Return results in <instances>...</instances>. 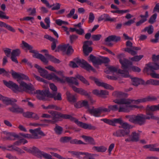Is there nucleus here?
Masks as SVG:
<instances>
[{
  "mask_svg": "<svg viewBox=\"0 0 159 159\" xmlns=\"http://www.w3.org/2000/svg\"><path fill=\"white\" fill-rule=\"evenodd\" d=\"M45 55L51 61L55 63H60V61L55 58L54 57L49 55L48 53H46Z\"/></svg>",
  "mask_w": 159,
  "mask_h": 159,
  "instance_id": "obj_31",
  "label": "nucleus"
},
{
  "mask_svg": "<svg viewBox=\"0 0 159 159\" xmlns=\"http://www.w3.org/2000/svg\"><path fill=\"white\" fill-rule=\"evenodd\" d=\"M56 24L58 25L61 26L62 24L68 25V22L63 21L60 19H57L56 20Z\"/></svg>",
  "mask_w": 159,
  "mask_h": 159,
  "instance_id": "obj_59",
  "label": "nucleus"
},
{
  "mask_svg": "<svg viewBox=\"0 0 159 159\" xmlns=\"http://www.w3.org/2000/svg\"><path fill=\"white\" fill-rule=\"evenodd\" d=\"M101 120L110 125H113L112 119L110 120L106 118H104L101 119Z\"/></svg>",
  "mask_w": 159,
  "mask_h": 159,
  "instance_id": "obj_64",
  "label": "nucleus"
},
{
  "mask_svg": "<svg viewBox=\"0 0 159 159\" xmlns=\"http://www.w3.org/2000/svg\"><path fill=\"white\" fill-rule=\"evenodd\" d=\"M55 131L58 134H61L63 130V128L62 127L56 124L55 128L54 129Z\"/></svg>",
  "mask_w": 159,
  "mask_h": 159,
  "instance_id": "obj_41",
  "label": "nucleus"
},
{
  "mask_svg": "<svg viewBox=\"0 0 159 159\" xmlns=\"http://www.w3.org/2000/svg\"><path fill=\"white\" fill-rule=\"evenodd\" d=\"M89 58L90 60L95 65H100L101 59L97 58L93 55L91 54Z\"/></svg>",
  "mask_w": 159,
  "mask_h": 159,
  "instance_id": "obj_28",
  "label": "nucleus"
},
{
  "mask_svg": "<svg viewBox=\"0 0 159 159\" xmlns=\"http://www.w3.org/2000/svg\"><path fill=\"white\" fill-rule=\"evenodd\" d=\"M102 35L99 34L97 35H93L92 36V38L93 40L94 41L99 40L100 39Z\"/></svg>",
  "mask_w": 159,
  "mask_h": 159,
  "instance_id": "obj_63",
  "label": "nucleus"
},
{
  "mask_svg": "<svg viewBox=\"0 0 159 159\" xmlns=\"http://www.w3.org/2000/svg\"><path fill=\"white\" fill-rule=\"evenodd\" d=\"M115 103L119 104H125V106H120L119 112H128L131 110L132 108L134 107L138 109H143V106H139L135 105H131L132 101L129 99L122 98L120 99H116L113 100Z\"/></svg>",
  "mask_w": 159,
  "mask_h": 159,
  "instance_id": "obj_5",
  "label": "nucleus"
},
{
  "mask_svg": "<svg viewBox=\"0 0 159 159\" xmlns=\"http://www.w3.org/2000/svg\"><path fill=\"white\" fill-rule=\"evenodd\" d=\"M143 57L142 55L139 56H136L131 58V60L133 61H137L140 60Z\"/></svg>",
  "mask_w": 159,
  "mask_h": 159,
  "instance_id": "obj_57",
  "label": "nucleus"
},
{
  "mask_svg": "<svg viewBox=\"0 0 159 159\" xmlns=\"http://www.w3.org/2000/svg\"><path fill=\"white\" fill-rule=\"evenodd\" d=\"M94 81L96 84L98 86H102L106 89H110L112 90L114 89V88L111 85L106 83L101 82L97 79H94Z\"/></svg>",
  "mask_w": 159,
  "mask_h": 159,
  "instance_id": "obj_19",
  "label": "nucleus"
},
{
  "mask_svg": "<svg viewBox=\"0 0 159 159\" xmlns=\"http://www.w3.org/2000/svg\"><path fill=\"white\" fill-rule=\"evenodd\" d=\"M27 11L29 13V15L34 16L36 13V9L35 8H30L27 9Z\"/></svg>",
  "mask_w": 159,
  "mask_h": 159,
  "instance_id": "obj_47",
  "label": "nucleus"
},
{
  "mask_svg": "<svg viewBox=\"0 0 159 159\" xmlns=\"http://www.w3.org/2000/svg\"><path fill=\"white\" fill-rule=\"evenodd\" d=\"M82 138L86 141H87L89 143L93 145H95L96 144L95 142L94 139L90 136L83 135Z\"/></svg>",
  "mask_w": 159,
  "mask_h": 159,
  "instance_id": "obj_29",
  "label": "nucleus"
},
{
  "mask_svg": "<svg viewBox=\"0 0 159 159\" xmlns=\"http://www.w3.org/2000/svg\"><path fill=\"white\" fill-rule=\"evenodd\" d=\"M0 100L2 101L3 102H5L7 104L11 103V102L12 101L14 102L16 101V100L15 99L12 101L10 99H9L8 98L5 97L1 94H0ZM1 104H0V107H1Z\"/></svg>",
  "mask_w": 159,
  "mask_h": 159,
  "instance_id": "obj_32",
  "label": "nucleus"
},
{
  "mask_svg": "<svg viewBox=\"0 0 159 159\" xmlns=\"http://www.w3.org/2000/svg\"><path fill=\"white\" fill-rule=\"evenodd\" d=\"M130 131L125 129H120L116 130L113 133V135L115 137H122L129 136Z\"/></svg>",
  "mask_w": 159,
  "mask_h": 159,
  "instance_id": "obj_13",
  "label": "nucleus"
},
{
  "mask_svg": "<svg viewBox=\"0 0 159 159\" xmlns=\"http://www.w3.org/2000/svg\"><path fill=\"white\" fill-rule=\"evenodd\" d=\"M152 59L155 63H149L146 64L144 69V72L149 74L153 78L159 79V74L154 72L155 70L159 69V55H152Z\"/></svg>",
  "mask_w": 159,
  "mask_h": 159,
  "instance_id": "obj_4",
  "label": "nucleus"
},
{
  "mask_svg": "<svg viewBox=\"0 0 159 159\" xmlns=\"http://www.w3.org/2000/svg\"><path fill=\"white\" fill-rule=\"evenodd\" d=\"M95 18V16L94 14L92 12H90L89 14V23H92L94 20Z\"/></svg>",
  "mask_w": 159,
  "mask_h": 159,
  "instance_id": "obj_62",
  "label": "nucleus"
},
{
  "mask_svg": "<svg viewBox=\"0 0 159 159\" xmlns=\"http://www.w3.org/2000/svg\"><path fill=\"white\" fill-rule=\"evenodd\" d=\"M104 107H100L98 108H94L93 107L92 109H89V111L92 115L96 117H98L100 116L102 112H104Z\"/></svg>",
  "mask_w": 159,
  "mask_h": 159,
  "instance_id": "obj_14",
  "label": "nucleus"
},
{
  "mask_svg": "<svg viewBox=\"0 0 159 159\" xmlns=\"http://www.w3.org/2000/svg\"><path fill=\"white\" fill-rule=\"evenodd\" d=\"M145 102H149L156 101L157 100V98L155 96H148L146 98H144Z\"/></svg>",
  "mask_w": 159,
  "mask_h": 159,
  "instance_id": "obj_48",
  "label": "nucleus"
},
{
  "mask_svg": "<svg viewBox=\"0 0 159 159\" xmlns=\"http://www.w3.org/2000/svg\"><path fill=\"white\" fill-rule=\"evenodd\" d=\"M155 39L151 40V41L154 43H156L158 42L159 39V31L155 34L154 36Z\"/></svg>",
  "mask_w": 159,
  "mask_h": 159,
  "instance_id": "obj_51",
  "label": "nucleus"
},
{
  "mask_svg": "<svg viewBox=\"0 0 159 159\" xmlns=\"http://www.w3.org/2000/svg\"><path fill=\"white\" fill-rule=\"evenodd\" d=\"M71 139V138L70 137L66 136L61 137L60 141L62 143H67L69 142Z\"/></svg>",
  "mask_w": 159,
  "mask_h": 159,
  "instance_id": "obj_54",
  "label": "nucleus"
},
{
  "mask_svg": "<svg viewBox=\"0 0 159 159\" xmlns=\"http://www.w3.org/2000/svg\"><path fill=\"white\" fill-rule=\"evenodd\" d=\"M130 137L132 140V142H137L139 140V134L137 133L136 132H133Z\"/></svg>",
  "mask_w": 159,
  "mask_h": 159,
  "instance_id": "obj_33",
  "label": "nucleus"
},
{
  "mask_svg": "<svg viewBox=\"0 0 159 159\" xmlns=\"http://www.w3.org/2000/svg\"><path fill=\"white\" fill-rule=\"evenodd\" d=\"M20 53V51L19 49L13 50L11 53V56L14 57L18 56Z\"/></svg>",
  "mask_w": 159,
  "mask_h": 159,
  "instance_id": "obj_52",
  "label": "nucleus"
},
{
  "mask_svg": "<svg viewBox=\"0 0 159 159\" xmlns=\"http://www.w3.org/2000/svg\"><path fill=\"white\" fill-rule=\"evenodd\" d=\"M69 44H65L63 45H60L58 46L57 48L63 52H66L67 48L68 47Z\"/></svg>",
  "mask_w": 159,
  "mask_h": 159,
  "instance_id": "obj_50",
  "label": "nucleus"
},
{
  "mask_svg": "<svg viewBox=\"0 0 159 159\" xmlns=\"http://www.w3.org/2000/svg\"><path fill=\"white\" fill-rule=\"evenodd\" d=\"M151 146L150 147L149 150L151 151H156L159 152V148H155V147L157 146H158L157 144H151Z\"/></svg>",
  "mask_w": 159,
  "mask_h": 159,
  "instance_id": "obj_56",
  "label": "nucleus"
},
{
  "mask_svg": "<svg viewBox=\"0 0 159 159\" xmlns=\"http://www.w3.org/2000/svg\"><path fill=\"white\" fill-rule=\"evenodd\" d=\"M8 98L12 100V101H13L14 99H15L16 100V102H14L13 101H11V103H10L9 104H7L5 102H4L7 105L11 104L12 105V107H10L9 108V110H10V111L13 113H23L24 110L22 108L18 106L16 104H12V103L16 102H17V100L16 99L13 98L11 99L9 98Z\"/></svg>",
  "mask_w": 159,
  "mask_h": 159,
  "instance_id": "obj_12",
  "label": "nucleus"
},
{
  "mask_svg": "<svg viewBox=\"0 0 159 159\" xmlns=\"http://www.w3.org/2000/svg\"><path fill=\"white\" fill-rule=\"evenodd\" d=\"M48 109H53L57 111H60L61 108L57 105L54 104H50L48 105Z\"/></svg>",
  "mask_w": 159,
  "mask_h": 159,
  "instance_id": "obj_49",
  "label": "nucleus"
},
{
  "mask_svg": "<svg viewBox=\"0 0 159 159\" xmlns=\"http://www.w3.org/2000/svg\"><path fill=\"white\" fill-rule=\"evenodd\" d=\"M5 139L7 140H14L16 139L19 138V135L14 133L7 132Z\"/></svg>",
  "mask_w": 159,
  "mask_h": 159,
  "instance_id": "obj_23",
  "label": "nucleus"
},
{
  "mask_svg": "<svg viewBox=\"0 0 159 159\" xmlns=\"http://www.w3.org/2000/svg\"><path fill=\"white\" fill-rule=\"evenodd\" d=\"M50 98H53L54 100L61 101L62 100L61 95L60 93H57V92L50 93Z\"/></svg>",
  "mask_w": 159,
  "mask_h": 159,
  "instance_id": "obj_26",
  "label": "nucleus"
},
{
  "mask_svg": "<svg viewBox=\"0 0 159 159\" xmlns=\"http://www.w3.org/2000/svg\"><path fill=\"white\" fill-rule=\"evenodd\" d=\"M118 58L119 59V61L122 66L123 70L119 69L118 73L121 74H124L125 77H127L129 75V65L131 64V62L128 60L124 58V55L121 54L118 56Z\"/></svg>",
  "mask_w": 159,
  "mask_h": 159,
  "instance_id": "obj_7",
  "label": "nucleus"
},
{
  "mask_svg": "<svg viewBox=\"0 0 159 159\" xmlns=\"http://www.w3.org/2000/svg\"><path fill=\"white\" fill-rule=\"evenodd\" d=\"M68 100L71 103H74L76 102L77 99L74 95L71 94L70 92H67L66 93Z\"/></svg>",
  "mask_w": 159,
  "mask_h": 159,
  "instance_id": "obj_30",
  "label": "nucleus"
},
{
  "mask_svg": "<svg viewBox=\"0 0 159 159\" xmlns=\"http://www.w3.org/2000/svg\"><path fill=\"white\" fill-rule=\"evenodd\" d=\"M124 93L120 91H115L113 93V95L116 98H121L124 96Z\"/></svg>",
  "mask_w": 159,
  "mask_h": 159,
  "instance_id": "obj_45",
  "label": "nucleus"
},
{
  "mask_svg": "<svg viewBox=\"0 0 159 159\" xmlns=\"http://www.w3.org/2000/svg\"><path fill=\"white\" fill-rule=\"evenodd\" d=\"M0 18L8 20L9 18V17L7 16L4 12L0 10Z\"/></svg>",
  "mask_w": 159,
  "mask_h": 159,
  "instance_id": "obj_61",
  "label": "nucleus"
},
{
  "mask_svg": "<svg viewBox=\"0 0 159 159\" xmlns=\"http://www.w3.org/2000/svg\"><path fill=\"white\" fill-rule=\"evenodd\" d=\"M74 61L77 64L80 66L81 65L82 68L85 69L87 70H94V69L89 64L87 61L83 59L76 58L74 59Z\"/></svg>",
  "mask_w": 159,
  "mask_h": 159,
  "instance_id": "obj_11",
  "label": "nucleus"
},
{
  "mask_svg": "<svg viewBox=\"0 0 159 159\" xmlns=\"http://www.w3.org/2000/svg\"><path fill=\"white\" fill-rule=\"evenodd\" d=\"M30 153L33 154L35 156L39 157H43V155L45 152H43L41 151L36 147H33L31 148V152Z\"/></svg>",
  "mask_w": 159,
  "mask_h": 159,
  "instance_id": "obj_20",
  "label": "nucleus"
},
{
  "mask_svg": "<svg viewBox=\"0 0 159 159\" xmlns=\"http://www.w3.org/2000/svg\"><path fill=\"white\" fill-rule=\"evenodd\" d=\"M93 149L98 152H104L107 150V149L105 147L102 146L99 147L94 146L93 148Z\"/></svg>",
  "mask_w": 159,
  "mask_h": 159,
  "instance_id": "obj_36",
  "label": "nucleus"
},
{
  "mask_svg": "<svg viewBox=\"0 0 159 159\" xmlns=\"http://www.w3.org/2000/svg\"><path fill=\"white\" fill-rule=\"evenodd\" d=\"M61 4L58 3H56L55 4H53L52 5H50L52 6V10H58L60 9L61 7Z\"/></svg>",
  "mask_w": 159,
  "mask_h": 159,
  "instance_id": "obj_53",
  "label": "nucleus"
},
{
  "mask_svg": "<svg viewBox=\"0 0 159 159\" xmlns=\"http://www.w3.org/2000/svg\"><path fill=\"white\" fill-rule=\"evenodd\" d=\"M44 37L52 42L51 44V49L52 50H54L56 47V44L58 42L57 40L48 35H45Z\"/></svg>",
  "mask_w": 159,
  "mask_h": 159,
  "instance_id": "obj_21",
  "label": "nucleus"
},
{
  "mask_svg": "<svg viewBox=\"0 0 159 159\" xmlns=\"http://www.w3.org/2000/svg\"><path fill=\"white\" fill-rule=\"evenodd\" d=\"M48 112L51 115L52 120L55 123L59 121L60 118H61L64 119H69L71 121H74L78 126L84 129L93 130L96 129L95 126H92L90 124H87L80 121L70 115L62 114L60 112L53 111H49Z\"/></svg>",
  "mask_w": 159,
  "mask_h": 159,
  "instance_id": "obj_2",
  "label": "nucleus"
},
{
  "mask_svg": "<svg viewBox=\"0 0 159 159\" xmlns=\"http://www.w3.org/2000/svg\"><path fill=\"white\" fill-rule=\"evenodd\" d=\"M132 44V43L130 41H128L126 42V45L127 47L132 48V49L134 50H138L140 49L138 47L133 46Z\"/></svg>",
  "mask_w": 159,
  "mask_h": 159,
  "instance_id": "obj_46",
  "label": "nucleus"
},
{
  "mask_svg": "<svg viewBox=\"0 0 159 159\" xmlns=\"http://www.w3.org/2000/svg\"><path fill=\"white\" fill-rule=\"evenodd\" d=\"M71 86L75 92L82 95L87 96L88 98H90V92L88 93L85 90L81 88H77L73 85H71Z\"/></svg>",
  "mask_w": 159,
  "mask_h": 159,
  "instance_id": "obj_15",
  "label": "nucleus"
},
{
  "mask_svg": "<svg viewBox=\"0 0 159 159\" xmlns=\"http://www.w3.org/2000/svg\"><path fill=\"white\" fill-rule=\"evenodd\" d=\"M129 11V10H118L111 11V12L112 13H117L119 14H123L124 13H126Z\"/></svg>",
  "mask_w": 159,
  "mask_h": 159,
  "instance_id": "obj_43",
  "label": "nucleus"
},
{
  "mask_svg": "<svg viewBox=\"0 0 159 159\" xmlns=\"http://www.w3.org/2000/svg\"><path fill=\"white\" fill-rule=\"evenodd\" d=\"M154 30L153 26L152 25H150L146 27L143 30H142V32L147 31L149 34H152Z\"/></svg>",
  "mask_w": 159,
  "mask_h": 159,
  "instance_id": "obj_37",
  "label": "nucleus"
},
{
  "mask_svg": "<svg viewBox=\"0 0 159 159\" xmlns=\"http://www.w3.org/2000/svg\"><path fill=\"white\" fill-rule=\"evenodd\" d=\"M157 15L156 13H155L150 18L148 22L150 24H153L155 22L156 19L157 18Z\"/></svg>",
  "mask_w": 159,
  "mask_h": 159,
  "instance_id": "obj_55",
  "label": "nucleus"
},
{
  "mask_svg": "<svg viewBox=\"0 0 159 159\" xmlns=\"http://www.w3.org/2000/svg\"><path fill=\"white\" fill-rule=\"evenodd\" d=\"M123 120H122L121 118H119L118 119H116V118H114L112 119V122L113 123V125H112V126H115L116 123H118L120 124V125L122 123V122Z\"/></svg>",
  "mask_w": 159,
  "mask_h": 159,
  "instance_id": "obj_42",
  "label": "nucleus"
},
{
  "mask_svg": "<svg viewBox=\"0 0 159 159\" xmlns=\"http://www.w3.org/2000/svg\"><path fill=\"white\" fill-rule=\"evenodd\" d=\"M120 40V38L119 36L115 35H111L107 37L105 39V41L106 42V44L108 46L111 47L113 45V44L111 41H113L117 42Z\"/></svg>",
  "mask_w": 159,
  "mask_h": 159,
  "instance_id": "obj_16",
  "label": "nucleus"
},
{
  "mask_svg": "<svg viewBox=\"0 0 159 159\" xmlns=\"http://www.w3.org/2000/svg\"><path fill=\"white\" fill-rule=\"evenodd\" d=\"M132 84L136 86H137L140 84H144V80L137 78H133L131 79Z\"/></svg>",
  "mask_w": 159,
  "mask_h": 159,
  "instance_id": "obj_25",
  "label": "nucleus"
},
{
  "mask_svg": "<svg viewBox=\"0 0 159 159\" xmlns=\"http://www.w3.org/2000/svg\"><path fill=\"white\" fill-rule=\"evenodd\" d=\"M3 82L6 86L11 89L15 93L17 91L21 92L23 91L22 87H19L16 83L12 81H9L7 82L4 80H3Z\"/></svg>",
  "mask_w": 159,
  "mask_h": 159,
  "instance_id": "obj_10",
  "label": "nucleus"
},
{
  "mask_svg": "<svg viewBox=\"0 0 159 159\" xmlns=\"http://www.w3.org/2000/svg\"><path fill=\"white\" fill-rule=\"evenodd\" d=\"M146 115L142 113L137 115H126L125 118L130 122L140 126L144 125L146 120H159V118L154 115L152 112L159 111V104L152 106L147 105L146 108Z\"/></svg>",
  "mask_w": 159,
  "mask_h": 159,
  "instance_id": "obj_1",
  "label": "nucleus"
},
{
  "mask_svg": "<svg viewBox=\"0 0 159 159\" xmlns=\"http://www.w3.org/2000/svg\"><path fill=\"white\" fill-rule=\"evenodd\" d=\"M83 155H84L85 156V157H84V158H88L89 159H95L94 157L95 156H96V154H92L91 153H89L88 152H84L83 153Z\"/></svg>",
  "mask_w": 159,
  "mask_h": 159,
  "instance_id": "obj_40",
  "label": "nucleus"
},
{
  "mask_svg": "<svg viewBox=\"0 0 159 159\" xmlns=\"http://www.w3.org/2000/svg\"><path fill=\"white\" fill-rule=\"evenodd\" d=\"M70 143L71 144H85L81 140H78L77 139H74L70 140Z\"/></svg>",
  "mask_w": 159,
  "mask_h": 159,
  "instance_id": "obj_58",
  "label": "nucleus"
},
{
  "mask_svg": "<svg viewBox=\"0 0 159 159\" xmlns=\"http://www.w3.org/2000/svg\"><path fill=\"white\" fill-rule=\"evenodd\" d=\"M92 48L91 47H87L86 46L83 47V51L86 56H88L92 52Z\"/></svg>",
  "mask_w": 159,
  "mask_h": 159,
  "instance_id": "obj_38",
  "label": "nucleus"
},
{
  "mask_svg": "<svg viewBox=\"0 0 159 159\" xmlns=\"http://www.w3.org/2000/svg\"><path fill=\"white\" fill-rule=\"evenodd\" d=\"M66 77H65L62 78H59L54 73L52 80L60 82L61 83H65L66 81Z\"/></svg>",
  "mask_w": 159,
  "mask_h": 159,
  "instance_id": "obj_35",
  "label": "nucleus"
},
{
  "mask_svg": "<svg viewBox=\"0 0 159 159\" xmlns=\"http://www.w3.org/2000/svg\"><path fill=\"white\" fill-rule=\"evenodd\" d=\"M11 71L12 76L14 78L17 79V81L20 84V87H22L23 90L29 93H32L33 91L34 90L33 86L31 84H27L25 82L20 80H29V79L28 77L23 74H18L12 70H11Z\"/></svg>",
  "mask_w": 159,
  "mask_h": 159,
  "instance_id": "obj_3",
  "label": "nucleus"
},
{
  "mask_svg": "<svg viewBox=\"0 0 159 159\" xmlns=\"http://www.w3.org/2000/svg\"><path fill=\"white\" fill-rule=\"evenodd\" d=\"M21 47L23 49H25V50L29 51V52L34 53L33 57L40 59L45 64H47L48 61L45 57L41 54L39 53L38 51L33 49V47L32 46L25 42L24 41H22Z\"/></svg>",
  "mask_w": 159,
  "mask_h": 159,
  "instance_id": "obj_6",
  "label": "nucleus"
},
{
  "mask_svg": "<svg viewBox=\"0 0 159 159\" xmlns=\"http://www.w3.org/2000/svg\"><path fill=\"white\" fill-rule=\"evenodd\" d=\"M77 79L80 80L82 82L87 85H89L88 81L82 76L78 74L75 75V77H66V81L69 83L74 84L76 86H78L79 83Z\"/></svg>",
  "mask_w": 159,
  "mask_h": 159,
  "instance_id": "obj_8",
  "label": "nucleus"
},
{
  "mask_svg": "<svg viewBox=\"0 0 159 159\" xmlns=\"http://www.w3.org/2000/svg\"><path fill=\"white\" fill-rule=\"evenodd\" d=\"M18 135L20 136H23L24 138H27L29 139H33V138H36V137L37 136H36L35 135L34 136V137H33L32 136V134H25L22 133H19V135Z\"/></svg>",
  "mask_w": 159,
  "mask_h": 159,
  "instance_id": "obj_44",
  "label": "nucleus"
},
{
  "mask_svg": "<svg viewBox=\"0 0 159 159\" xmlns=\"http://www.w3.org/2000/svg\"><path fill=\"white\" fill-rule=\"evenodd\" d=\"M104 20L105 21H110L111 22H116V19L115 18H111L109 15L104 14L101 15L98 18V21H102Z\"/></svg>",
  "mask_w": 159,
  "mask_h": 159,
  "instance_id": "obj_18",
  "label": "nucleus"
},
{
  "mask_svg": "<svg viewBox=\"0 0 159 159\" xmlns=\"http://www.w3.org/2000/svg\"><path fill=\"white\" fill-rule=\"evenodd\" d=\"M34 90L33 91V93L32 94H37V97L38 99L43 101L49 100L50 92L48 90L45 89L42 90H37L35 91Z\"/></svg>",
  "mask_w": 159,
  "mask_h": 159,
  "instance_id": "obj_9",
  "label": "nucleus"
},
{
  "mask_svg": "<svg viewBox=\"0 0 159 159\" xmlns=\"http://www.w3.org/2000/svg\"><path fill=\"white\" fill-rule=\"evenodd\" d=\"M118 104L120 105V106H125L124 104ZM119 108H118V106L117 105H109L108 106V108H106L104 107V111L105 112H109L111 111H117L118 109H119Z\"/></svg>",
  "mask_w": 159,
  "mask_h": 159,
  "instance_id": "obj_24",
  "label": "nucleus"
},
{
  "mask_svg": "<svg viewBox=\"0 0 159 159\" xmlns=\"http://www.w3.org/2000/svg\"><path fill=\"white\" fill-rule=\"evenodd\" d=\"M68 152L70 153L73 157H76L77 158H79L80 155H83L84 152H78L76 151H69Z\"/></svg>",
  "mask_w": 159,
  "mask_h": 159,
  "instance_id": "obj_39",
  "label": "nucleus"
},
{
  "mask_svg": "<svg viewBox=\"0 0 159 159\" xmlns=\"http://www.w3.org/2000/svg\"><path fill=\"white\" fill-rule=\"evenodd\" d=\"M30 132L32 134V136L33 137H34V136L35 135L37 136L36 137V138H33V139H39L41 138V137L38 135V134H39L42 136H45L44 133L41 130V128H39L37 129H36L34 130L30 129L29 130Z\"/></svg>",
  "mask_w": 159,
  "mask_h": 159,
  "instance_id": "obj_17",
  "label": "nucleus"
},
{
  "mask_svg": "<svg viewBox=\"0 0 159 159\" xmlns=\"http://www.w3.org/2000/svg\"><path fill=\"white\" fill-rule=\"evenodd\" d=\"M0 27H3L6 28L8 30L13 32H15V30L12 26L1 21H0Z\"/></svg>",
  "mask_w": 159,
  "mask_h": 159,
  "instance_id": "obj_27",
  "label": "nucleus"
},
{
  "mask_svg": "<svg viewBox=\"0 0 159 159\" xmlns=\"http://www.w3.org/2000/svg\"><path fill=\"white\" fill-rule=\"evenodd\" d=\"M39 72L40 73V75L43 77L46 78L48 80L52 79V77L54 73L48 74V72L43 68L39 71Z\"/></svg>",
  "mask_w": 159,
  "mask_h": 159,
  "instance_id": "obj_22",
  "label": "nucleus"
},
{
  "mask_svg": "<svg viewBox=\"0 0 159 159\" xmlns=\"http://www.w3.org/2000/svg\"><path fill=\"white\" fill-rule=\"evenodd\" d=\"M81 103L82 107H84L86 108L89 111L90 108L88 102L87 101L84 100L81 102Z\"/></svg>",
  "mask_w": 159,
  "mask_h": 159,
  "instance_id": "obj_60",
  "label": "nucleus"
},
{
  "mask_svg": "<svg viewBox=\"0 0 159 159\" xmlns=\"http://www.w3.org/2000/svg\"><path fill=\"white\" fill-rule=\"evenodd\" d=\"M120 128H122V129H125L130 130V129L132 128L131 125L129 124L126 122H123V121L120 125V126H119Z\"/></svg>",
  "mask_w": 159,
  "mask_h": 159,
  "instance_id": "obj_34",
  "label": "nucleus"
}]
</instances>
